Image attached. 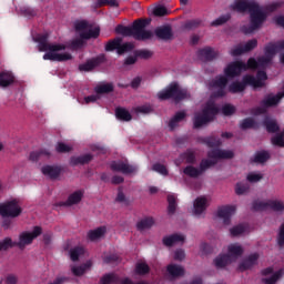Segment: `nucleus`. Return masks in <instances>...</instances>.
<instances>
[{"label":"nucleus","instance_id":"412c9836","mask_svg":"<svg viewBox=\"0 0 284 284\" xmlns=\"http://www.w3.org/2000/svg\"><path fill=\"white\" fill-rule=\"evenodd\" d=\"M284 93H277L276 95L268 94L264 100H262V105L264 108H274V105H278L281 103V99H283Z\"/></svg>","mask_w":284,"mask_h":284},{"label":"nucleus","instance_id":"423d86ee","mask_svg":"<svg viewBox=\"0 0 284 284\" xmlns=\"http://www.w3.org/2000/svg\"><path fill=\"white\" fill-rule=\"evenodd\" d=\"M158 97L160 101H168L169 99H174L175 102L179 103V101L187 99V97H190V93H187L185 89H181V87H179V83H172L165 90L160 91L158 93Z\"/></svg>","mask_w":284,"mask_h":284},{"label":"nucleus","instance_id":"a878e982","mask_svg":"<svg viewBox=\"0 0 284 284\" xmlns=\"http://www.w3.org/2000/svg\"><path fill=\"white\" fill-rule=\"evenodd\" d=\"M41 171L44 176H50L51 179H59L61 176V168L59 166L45 165Z\"/></svg>","mask_w":284,"mask_h":284},{"label":"nucleus","instance_id":"4c0bfd02","mask_svg":"<svg viewBox=\"0 0 284 284\" xmlns=\"http://www.w3.org/2000/svg\"><path fill=\"white\" fill-rule=\"evenodd\" d=\"M12 247H17V242L12 241L11 237H4L0 241V252H8Z\"/></svg>","mask_w":284,"mask_h":284},{"label":"nucleus","instance_id":"f8f14e48","mask_svg":"<svg viewBox=\"0 0 284 284\" xmlns=\"http://www.w3.org/2000/svg\"><path fill=\"white\" fill-rule=\"evenodd\" d=\"M101 63H105V55L101 54L88 60L85 63L79 65L80 72H91L94 68H99Z\"/></svg>","mask_w":284,"mask_h":284},{"label":"nucleus","instance_id":"1a4fd4ad","mask_svg":"<svg viewBox=\"0 0 284 284\" xmlns=\"http://www.w3.org/2000/svg\"><path fill=\"white\" fill-rule=\"evenodd\" d=\"M247 70V64L243 61H234L227 64L224 69V74L227 79H234L235 77H241V72H245Z\"/></svg>","mask_w":284,"mask_h":284},{"label":"nucleus","instance_id":"4d7b16f0","mask_svg":"<svg viewBox=\"0 0 284 284\" xmlns=\"http://www.w3.org/2000/svg\"><path fill=\"white\" fill-rule=\"evenodd\" d=\"M83 254V247L75 246L70 251L71 261L77 262L79 257Z\"/></svg>","mask_w":284,"mask_h":284},{"label":"nucleus","instance_id":"dca6fc26","mask_svg":"<svg viewBox=\"0 0 284 284\" xmlns=\"http://www.w3.org/2000/svg\"><path fill=\"white\" fill-rule=\"evenodd\" d=\"M207 197L199 196L193 203V214L194 216H201L205 210L209 207Z\"/></svg>","mask_w":284,"mask_h":284},{"label":"nucleus","instance_id":"f704fd0d","mask_svg":"<svg viewBox=\"0 0 284 284\" xmlns=\"http://www.w3.org/2000/svg\"><path fill=\"white\" fill-rule=\"evenodd\" d=\"M152 225H154V219L144 217L136 223V229L139 230V232H143V230H150Z\"/></svg>","mask_w":284,"mask_h":284},{"label":"nucleus","instance_id":"58836bf2","mask_svg":"<svg viewBox=\"0 0 284 284\" xmlns=\"http://www.w3.org/2000/svg\"><path fill=\"white\" fill-rule=\"evenodd\" d=\"M271 155L267 151H257L254 155L253 162L254 163H267L270 161Z\"/></svg>","mask_w":284,"mask_h":284},{"label":"nucleus","instance_id":"e433bc0d","mask_svg":"<svg viewBox=\"0 0 284 284\" xmlns=\"http://www.w3.org/2000/svg\"><path fill=\"white\" fill-rule=\"evenodd\" d=\"M90 267H92V262L88 261L80 266H73L72 273L74 274V276H83L85 274V271L90 270Z\"/></svg>","mask_w":284,"mask_h":284},{"label":"nucleus","instance_id":"e2e57ef3","mask_svg":"<svg viewBox=\"0 0 284 284\" xmlns=\"http://www.w3.org/2000/svg\"><path fill=\"white\" fill-rule=\"evenodd\" d=\"M85 45V41H83V38L75 39L71 41L70 48L71 50H81Z\"/></svg>","mask_w":284,"mask_h":284},{"label":"nucleus","instance_id":"bf43d9fd","mask_svg":"<svg viewBox=\"0 0 284 284\" xmlns=\"http://www.w3.org/2000/svg\"><path fill=\"white\" fill-rule=\"evenodd\" d=\"M136 114H150L153 112L152 105L144 104L135 108Z\"/></svg>","mask_w":284,"mask_h":284},{"label":"nucleus","instance_id":"ea45409f","mask_svg":"<svg viewBox=\"0 0 284 284\" xmlns=\"http://www.w3.org/2000/svg\"><path fill=\"white\" fill-rule=\"evenodd\" d=\"M185 116V111H180L175 113V115L169 122V128H171V130H174V128H176V125H179V123H181V121H183Z\"/></svg>","mask_w":284,"mask_h":284},{"label":"nucleus","instance_id":"0e129e2a","mask_svg":"<svg viewBox=\"0 0 284 284\" xmlns=\"http://www.w3.org/2000/svg\"><path fill=\"white\" fill-rule=\"evenodd\" d=\"M258 45V40L252 39L248 40L243 47L245 52H252Z\"/></svg>","mask_w":284,"mask_h":284},{"label":"nucleus","instance_id":"c9c22d12","mask_svg":"<svg viewBox=\"0 0 284 284\" xmlns=\"http://www.w3.org/2000/svg\"><path fill=\"white\" fill-rule=\"evenodd\" d=\"M244 82L247 85H253L254 88H265V82L263 80H258L254 75H244Z\"/></svg>","mask_w":284,"mask_h":284},{"label":"nucleus","instance_id":"9b49d317","mask_svg":"<svg viewBox=\"0 0 284 284\" xmlns=\"http://www.w3.org/2000/svg\"><path fill=\"white\" fill-rule=\"evenodd\" d=\"M83 194H85V192L83 190H78L73 193H71L67 201L64 202H59L57 205L59 207H72V205H79V203L81 201H83Z\"/></svg>","mask_w":284,"mask_h":284},{"label":"nucleus","instance_id":"bb28decb","mask_svg":"<svg viewBox=\"0 0 284 284\" xmlns=\"http://www.w3.org/2000/svg\"><path fill=\"white\" fill-rule=\"evenodd\" d=\"M155 36L163 41H170V39H172V27L166 26L158 28L155 30Z\"/></svg>","mask_w":284,"mask_h":284},{"label":"nucleus","instance_id":"c756f323","mask_svg":"<svg viewBox=\"0 0 284 284\" xmlns=\"http://www.w3.org/2000/svg\"><path fill=\"white\" fill-rule=\"evenodd\" d=\"M105 232H108V229L105 226H100L95 230L89 231L88 239L89 241H99V239L105 235Z\"/></svg>","mask_w":284,"mask_h":284},{"label":"nucleus","instance_id":"69168bd1","mask_svg":"<svg viewBox=\"0 0 284 284\" xmlns=\"http://www.w3.org/2000/svg\"><path fill=\"white\" fill-rule=\"evenodd\" d=\"M232 236H241L245 232V226L243 224H239L230 230Z\"/></svg>","mask_w":284,"mask_h":284},{"label":"nucleus","instance_id":"5701e85b","mask_svg":"<svg viewBox=\"0 0 284 284\" xmlns=\"http://www.w3.org/2000/svg\"><path fill=\"white\" fill-rule=\"evenodd\" d=\"M14 83V74L10 71L0 72V88H10Z\"/></svg>","mask_w":284,"mask_h":284},{"label":"nucleus","instance_id":"338daca9","mask_svg":"<svg viewBox=\"0 0 284 284\" xmlns=\"http://www.w3.org/2000/svg\"><path fill=\"white\" fill-rule=\"evenodd\" d=\"M231 16L230 13L221 16L220 18H217L216 20H214L211 26H223L224 23H227V21H230Z\"/></svg>","mask_w":284,"mask_h":284},{"label":"nucleus","instance_id":"72a5a7b5","mask_svg":"<svg viewBox=\"0 0 284 284\" xmlns=\"http://www.w3.org/2000/svg\"><path fill=\"white\" fill-rule=\"evenodd\" d=\"M199 143L207 145V148H219L221 145V140L214 136L199 138Z\"/></svg>","mask_w":284,"mask_h":284},{"label":"nucleus","instance_id":"6e6d98bb","mask_svg":"<svg viewBox=\"0 0 284 284\" xmlns=\"http://www.w3.org/2000/svg\"><path fill=\"white\" fill-rule=\"evenodd\" d=\"M268 209V202L254 201L252 204V210L254 212H263V210Z\"/></svg>","mask_w":284,"mask_h":284},{"label":"nucleus","instance_id":"c03bdc74","mask_svg":"<svg viewBox=\"0 0 284 284\" xmlns=\"http://www.w3.org/2000/svg\"><path fill=\"white\" fill-rule=\"evenodd\" d=\"M99 34H101V29L94 28L90 29L89 31L82 32L80 34L81 39H98Z\"/></svg>","mask_w":284,"mask_h":284},{"label":"nucleus","instance_id":"3c124183","mask_svg":"<svg viewBox=\"0 0 284 284\" xmlns=\"http://www.w3.org/2000/svg\"><path fill=\"white\" fill-rule=\"evenodd\" d=\"M272 59L273 58L270 55H262L257 58V68H262V70H265V68L272 63Z\"/></svg>","mask_w":284,"mask_h":284},{"label":"nucleus","instance_id":"4468645a","mask_svg":"<svg viewBox=\"0 0 284 284\" xmlns=\"http://www.w3.org/2000/svg\"><path fill=\"white\" fill-rule=\"evenodd\" d=\"M236 213V206L234 205H226L222 206L217 211L219 219H223L224 225H230L232 223V216Z\"/></svg>","mask_w":284,"mask_h":284},{"label":"nucleus","instance_id":"f3484780","mask_svg":"<svg viewBox=\"0 0 284 284\" xmlns=\"http://www.w3.org/2000/svg\"><path fill=\"white\" fill-rule=\"evenodd\" d=\"M280 50H284V40L277 42H268L264 47V54L274 59L276 52H280Z\"/></svg>","mask_w":284,"mask_h":284},{"label":"nucleus","instance_id":"0eeeda50","mask_svg":"<svg viewBox=\"0 0 284 284\" xmlns=\"http://www.w3.org/2000/svg\"><path fill=\"white\" fill-rule=\"evenodd\" d=\"M21 212L23 210L19 206L18 200H11L0 204V214L3 219H17V216H21Z\"/></svg>","mask_w":284,"mask_h":284},{"label":"nucleus","instance_id":"f257e3e1","mask_svg":"<svg viewBox=\"0 0 284 284\" xmlns=\"http://www.w3.org/2000/svg\"><path fill=\"white\" fill-rule=\"evenodd\" d=\"M231 8L235 12H250V26L242 28L244 34L256 32L267 21V12L254 0H236Z\"/></svg>","mask_w":284,"mask_h":284},{"label":"nucleus","instance_id":"6ab92c4d","mask_svg":"<svg viewBox=\"0 0 284 284\" xmlns=\"http://www.w3.org/2000/svg\"><path fill=\"white\" fill-rule=\"evenodd\" d=\"M258 253H252L251 255H248L240 265H239V270L240 272H245L247 270H252L253 265H256L257 261H258Z\"/></svg>","mask_w":284,"mask_h":284},{"label":"nucleus","instance_id":"de8ad7c7","mask_svg":"<svg viewBox=\"0 0 284 284\" xmlns=\"http://www.w3.org/2000/svg\"><path fill=\"white\" fill-rule=\"evenodd\" d=\"M268 209L273 210V212H283L284 203L278 200H268Z\"/></svg>","mask_w":284,"mask_h":284},{"label":"nucleus","instance_id":"2f4dec72","mask_svg":"<svg viewBox=\"0 0 284 284\" xmlns=\"http://www.w3.org/2000/svg\"><path fill=\"white\" fill-rule=\"evenodd\" d=\"M166 270L173 278H179V276H184L185 274V268L176 264H170Z\"/></svg>","mask_w":284,"mask_h":284},{"label":"nucleus","instance_id":"13d9d810","mask_svg":"<svg viewBox=\"0 0 284 284\" xmlns=\"http://www.w3.org/2000/svg\"><path fill=\"white\" fill-rule=\"evenodd\" d=\"M153 172H158V174H162V176H168V168L161 163H155L152 165Z\"/></svg>","mask_w":284,"mask_h":284},{"label":"nucleus","instance_id":"774afa93","mask_svg":"<svg viewBox=\"0 0 284 284\" xmlns=\"http://www.w3.org/2000/svg\"><path fill=\"white\" fill-rule=\"evenodd\" d=\"M154 17H165L168 16V8L163 6L155 7L153 10Z\"/></svg>","mask_w":284,"mask_h":284},{"label":"nucleus","instance_id":"4be33fe9","mask_svg":"<svg viewBox=\"0 0 284 284\" xmlns=\"http://www.w3.org/2000/svg\"><path fill=\"white\" fill-rule=\"evenodd\" d=\"M94 159V155L87 153L84 155L71 156L70 165H88Z\"/></svg>","mask_w":284,"mask_h":284},{"label":"nucleus","instance_id":"c85d7f7f","mask_svg":"<svg viewBox=\"0 0 284 284\" xmlns=\"http://www.w3.org/2000/svg\"><path fill=\"white\" fill-rule=\"evenodd\" d=\"M183 241H185V236L180 235V234H172V235L163 239V244L166 247H172V245H174L176 243H183Z\"/></svg>","mask_w":284,"mask_h":284},{"label":"nucleus","instance_id":"49530a36","mask_svg":"<svg viewBox=\"0 0 284 284\" xmlns=\"http://www.w3.org/2000/svg\"><path fill=\"white\" fill-rule=\"evenodd\" d=\"M247 192H250V184L243 182L236 183L235 194H237V196H243V194H247Z\"/></svg>","mask_w":284,"mask_h":284},{"label":"nucleus","instance_id":"20e7f679","mask_svg":"<svg viewBox=\"0 0 284 284\" xmlns=\"http://www.w3.org/2000/svg\"><path fill=\"white\" fill-rule=\"evenodd\" d=\"M209 159H203L200 163V172L203 174L205 170H210V168L216 165V159H234V152L221 149H213L207 153Z\"/></svg>","mask_w":284,"mask_h":284},{"label":"nucleus","instance_id":"79ce46f5","mask_svg":"<svg viewBox=\"0 0 284 284\" xmlns=\"http://www.w3.org/2000/svg\"><path fill=\"white\" fill-rule=\"evenodd\" d=\"M241 130H252L258 128L254 118H245L240 124Z\"/></svg>","mask_w":284,"mask_h":284},{"label":"nucleus","instance_id":"39448f33","mask_svg":"<svg viewBox=\"0 0 284 284\" xmlns=\"http://www.w3.org/2000/svg\"><path fill=\"white\" fill-rule=\"evenodd\" d=\"M219 114V108L213 103H207L206 108L202 110V113H195L193 119V125L196 130L207 125V123L214 121V118Z\"/></svg>","mask_w":284,"mask_h":284},{"label":"nucleus","instance_id":"b1692460","mask_svg":"<svg viewBox=\"0 0 284 284\" xmlns=\"http://www.w3.org/2000/svg\"><path fill=\"white\" fill-rule=\"evenodd\" d=\"M95 94H110L114 92V83L113 82H101L94 88Z\"/></svg>","mask_w":284,"mask_h":284},{"label":"nucleus","instance_id":"ddd939ff","mask_svg":"<svg viewBox=\"0 0 284 284\" xmlns=\"http://www.w3.org/2000/svg\"><path fill=\"white\" fill-rule=\"evenodd\" d=\"M111 170L113 172H122V174H134L139 171L138 165H130L125 162H112Z\"/></svg>","mask_w":284,"mask_h":284},{"label":"nucleus","instance_id":"a211bd4d","mask_svg":"<svg viewBox=\"0 0 284 284\" xmlns=\"http://www.w3.org/2000/svg\"><path fill=\"white\" fill-rule=\"evenodd\" d=\"M197 57L201 61H214L219 57V51H214L211 47L200 49Z\"/></svg>","mask_w":284,"mask_h":284},{"label":"nucleus","instance_id":"473e14b6","mask_svg":"<svg viewBox=\"0 0 284 284\" xmlns=\"http://www.w3.org/2000/svg\"><path fill=\"white\" fill-rule=\"evenodd\" d=\"M115 116L116 119H119V121H125V122L132 121V114L125 108H121V106L116 108Z\"/></svg>","mask_w":284,"mask_h":284},{"label":"nucleus","instance_id":"8fccbe9b","mask_svg":"<svg viewBox=\"0 0 284 284\" xmlns=\"http://www.w3.org/2000/svg\"><path fill=\"white\" fill-rule=\"evenodd\" d=\"M284 274L283 268H280L277 272H275L271 277L268 278H263V283L265 284H276L278 278H281Z\"/></svg>","mask_w":284,"mask_h":284},{"label":"nucleus","instance_id":"09e8293b","mask_svg":"<svg viewBox=\"0 0 284 284\" xmlns=\"http://www.w3.org/2000/svg\"><path fill=\"white\" fill-rule=\"evenodd\" d=\"M135 274H139L140 276H145V274H150V266L144 262L138 263L135 265Z\"/></svg>","mask_w":284,"mask_h":284},{"label":"nucleus","instance_id":"a18cd8bd","mask_svg":"<svg viewBox=\"0 0 284 284\" xmlns=\"http://www.w3.org/2000/svg\"><path fill=\"white\" fill-rule=\"evenodd\" d=\"M180 158L182 159V161H186V163H196V154L192 150H186L180 155Z\"/></svg>","mask_w":284,"mask_h":284},{"label":"nucleus","instance_id":"cd10ccee","mask_svg":"<svg viewBox=\"0 0 284 284\" xmlns=\"http://www.w3.org/2000/svg\"><path fill=\"white\" fill-rule=\"evenodd\" d=\"M245 88H247V83L245 82V77H243L242 82L234 81L229 85V92L239 94V92H244Z\"/></svg>","mask_w":284,"mask_h":284},{"label":"nucleus","instance_id":"7ed1b4c3","mask_svg":"<svg viewBox=\"0 0 284 284\" xmlns=\"http://www.w3.org/2000/svg\"><path fill=\"white\" fill-rule=\"evenodd\" d=\"M36 41L39 43V51L47 52L43 54L44 61H71L72 55L70 53H57L65 50V44L48 43V34L38 36Z\"/></svg>","mask_w":284,"mask_h":284},{"label":"nucleus","instance_id":"052dcab7","mask_svg":"<svg viewBox=\"0 0 284 284\" xmlns=\"http://www.w3.org/2000/svg\"><path fill=\"white\" fill-rule=\"evenodd\" d=\"M57 152L60 154H65L68 152H72V148L63 142H59L55 146Z\"/></svg>","mask_w":284,"mask_h":284},{"label":"nucleus","instance_id":"2eb2a0df","mask_svg":"<svg viewBox=\"0 0 284 284\" xmlns=\"http://www.w3.org/2000/svg\"><path fill=\"white\" fill-rule=\"evenodd\" d=\"M119 283H121V284H134V282H132V280H130V277H126V278L121 281V277H119V275H116L114 273L105 274L100 280V284H119Z\"/></svg>","mask_w":284,"mask_h":284},{"label":"nucleus","instance_id":"393cba45","mask_svg":"<svg viewBox=\"0 0 284 284\" xmlns=\"http://www.w3.org/2000/svg\"><path fill=\"white\" fill-rule=\"evenodd\" d=\"M232 263V255L221 254L214 258V265L217 270H223V267H227Z\"/></svg>","mask_w":284,"mask_h":284},{"label":"nucleus","instance_id":"9d476101","mask_svg":"<svg viewBox=\"0 0 284 284\" xmlns=\"http://www.w3.org/2000/svg\"><path fill=\"white\" fill-rule=\"evenodd\" d=\"M227 77L219 75L214 80L211 81V88H217V90L213 93V97L216 99H221L227 94L225 89L227 88Z\"/></svg>","mask_w":284,"mask_h":284},{"label":"nucleus","instance_id":"680f3d73","mask_svg":"<svg viewBox=\"0 0 284 284\" xmlns=\"http://www.w3.org/2000/svg\"><path fill=\"white\" fill-rule=\"evenodd\" d=\"M154 53L148 49L135 51V57L139 59H151Z\"/></svg>","mask_w":284,"mask_h":284},{"label":"nucleus","instance_id":"aec40b11","mask_svg":"<svg viewBox=\"0 0 284 284\" xmlns=\"http://www.w3.org/2000/svg\"><path fill=\"white\" fill-rule=\"evenodd\" d=\"M263 125L265 126L268 134H275V132H278L281 130V126H278V122H276V120L272 119L270 115H265L263 120Z\"/></svg>","mask_w":284,"mask_h":284},{"label":"nucleus","instance_id":"f03ea898","mask_svg":"<svg viewBox=\"0 0 284 284\" xmlns=\"http://www.w3.org/2000/svg\"><path fill=\"white\" fill-rule=\"evenodd\" d=\"M150 23H152L150 19H138L133 21L131 27L118 24L115 32L116 34H122V37H132L135 41H149L154 37L152 31L145 29Z\"/></svg>","mask_w":284,"mask_h":284},{"label":"nucleus","instance_id":"7c9ffc66","mask_svg":"<svg viewBox=\"0 0 284 284\" xmlns=\"http://www.w3.org/2000/svg\"><path fill=\"white\" fill-rule=\"evenodd\" d=\"M229 256H231V261H236L239 256H243V247L237 244L229 245Z\"/></svg>","mask_w":284,"mask_h":284},{"label":"nucleus","instance_id":"5fc2aeb1","mask_svg":"<svg viewBox=\"0 0 284 284\" xmlns=\"http://www.w3.org/2000/svg\"><path fill=\"white\" fill-rule=\"evenodd\" d=\"M271 143L277 148H284V133H278L273 136Z\"/></svg>","mask_w":284,"mask_h":284},{"label":"nucleus","instance_id":"603ef678","mask_svg":"<svg viewBox=\"0 0 284 284\" xmlns=\"http://www.w3.org/2000/svg\"><path fill=\"white\" fill-rule=\"evenodd\" d=\"M202 21L200 19L189 20L183 24L184 30H196L201 27Z\"/></svg>","mask_w":284,"mask_h":284},{"label":"nucleus","instance_id":"37998d69","mask_svg":"<svg viewBox=\"0 0 284 284\" xmlns=\"http://www.w3.org/2000/svg\"><path fill=\"white\" fill-rule=\"evenodd\" d=\"M184 174L186 176H190L191 179H199V176H201V170L196 169L193 165H187L184 170H183Z\"/></svg>","mask_w":284,"mask_h":284},{"label":"nucleus","instance_id":"864d4df0","mask_svg":"<svg viewBox=\"0 0 284 284\" xmlns=\"http://www.w3.org/2000/svg\"><path fill=\"white\" fill-rule=\"evenodd\" d=\"M134 50V44L131 42L123 43L122 42L119 44L118 49V54H125V52H132Z\"/></svg>","mask_w":284,"mask_h":284},{"label":"nucleus","instance_id":"a19ab883","mask_svg":"<svg viewBox=\"0 0 284 284\" xmlns=\"http://www.w3.org/2000/svg\"><path fill=\"white\" fill-rule=\"evenodd\" d=\"M120 43H123V39H121V38H114L113 40H110L105 44V51L106 52H114V50H116V52H119Z\"/></svg>","mask_w":284,"mask_h":284},{"label":"nucleus","instance_id":"6e6552de","mask_svg":"<svg viewBox=\"0 0 284 284\" xmlns=\"http://www.w3.org/2000/svg\"><path fill=\"white\" fill-rule=\"evenodd\" d=\"M42 229L41 226H34L33 231L30 232H23L19 236V242H16L17 247H20V250H23L26 245H32V241L37 239L38 236H41Z\"/></svg>","mask_w":284,"mask_h":284}]
</instances>
